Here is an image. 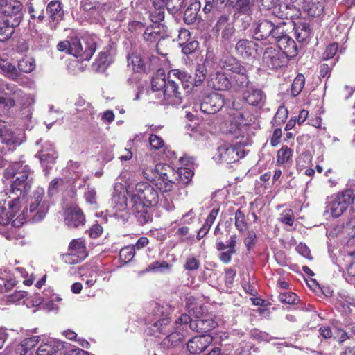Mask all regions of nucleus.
<instances>
[{"label": "nucleus", "instance_id": "9", "mask_svg": "<svg viewBox=\"0 0 355 355\" xmlns=\"http://www.w3.org/2000/svg\"><path fill=\"white\" fill-rule=\"evenodd\" d=\"M196 319L192 320L187 314H182L177 319V324H180L182 330L189 328L199 332H207L217 326V323L211 318H200L196 315Z\"/></svg>", "mask_w": 355, "mask_h": 355}, {"label": "nucleus", "instance_id": "14", "mask_svg": "<svg viewBox=\"0 0 355 355\" xmlns=\"http://www.w3.org/2000/svg\"><path fill=\"white\" fill-rule=\"evenodd\" d=\"M225 103L222 94L212 92L203 97L200 103V110L208 114H214L221 110Z\"/></svg>", "mask_w": 355, "mask_h": 355}, {"label": "nucleus", "instance_id": "62", "mask_svg": "<svg viewBox=\"0 0 355 355\" xmlns=\"http://www.w3.org/2000/svg\"><path fill=\"white\" fill-rule=\"evenodd\" d=\"M149 143L150 146L155 150H159L164 146V140L160 137L153 134L149 137Z\"/></svg>", "mask_w": 355, "mask_h": 355}, {"label": "nucleus", "instance_id": "32", "mask_svg": "<svg viewBox=\"0 0 355 355\" xmlns=\"http://www.w3.org/2000/svg\"><path fill=\"white\" fill-rule=\"evenodd\" d=\"M220 66L227 71H232L235 73L237 71L243 70L241 64L232 56H225L220 61Z\"/></svg>", "mask_w": 355, "mask_h": 355}, {"label": "nucleus", "instance_id": "36", "mask_svg": "<svg viewBox=\"0 0 355 355\" xmlns=\"http://www.w3.org/2000/svg\"><path fill=\"white\" fill-rule=\"evenodd\" d=\"M185 0H152L153 5L156 9H162L167 6L169 9L171 8L174 10L180 9L184 2Z\"/></svg>", "mask_w": 355, "mask_h": 355}, {"label": "nucleus", "instance_id": "7", "mask_svg": "<svg viewBox=\"0 0 355 355\" xmlns=\"http://www.w3.org/2000/svg\"><path fill=\"white\" fill-rule=\"evenodd\" d=\"M96 36L87 37L83 39V42L77 38L71 40L70 54L80 60H89L96 49Z\"/></svg>", "mask_w": 355, "mask_h": 355}, {"label": "nucleus", "instance_id": "52", "mask_svg": "<svg viewBox=\"0 0 355 355\" xmlns=\"http://www.w3.org/2000/svg\"><path fill=\"white\" fill-rule=\"evenodd\" d=\"M288 112L284 106H280L273 119V125H280L288 117Z\"/></svg>", "mask_w": 355, "mask_h": 355}, {"label": "nucleus", "instance_id": "18", "mask_svg": "<svg viewBox=\"0 0 355 355\" xmlns=\"http://www.w3.org/2000/svg\"><path fill=\"white\" fill-rule=\"evenodd\" d=\"M39 157L40 162L44 168L45 173H49V168L54 164L57 158V153L54 149L53 144L46 141L42 147V150L36 155Z\"/></svg>", "mask_w": 355, "mask_h": 355}, {"label": "nucleus", "instance_id": "43", "mask_svg": "<svg viewBox=\"0 0 355 355\" xmlns=\"http://www.w3.org/2000/svg\"><path fill=\"white\" fill-rule=\"evenodd\" d=\"M293 156V150L288 146H282L277 153V163L283 165L288 162Z\"/></svg>", "mask_w": 355, "mask_h": 355}, {"label": "nucleus", "instance_id": "11", "mask_svg": "<svg viewBox=\"0 0 355 355\" xmlns=\"http://www.w3.org/2000/svg\"><path fill=\"white\" fill-rule=\"evenodd\" d=\"M0 139L10 148H15L24 141V133L3 121V125H0Z\"/></svg>", "mask_w": 355, "mask_h": 355}, {"label": "nucleus", "instance_id": "57", "mask_svg": "<svg viewBox=\"0 0 355 355\" xmlns=\"http://www.w3.org/2000/svg\"><path fill=\"white\" fill-rule=\"evenodd\" d=\"M17 284L14 279H5L0 277V293H3L11 290Z\"/></svg>", "mask_w": 355, "mask_h": 355}, {"label": "nucleus", "instance_id": "48", "mask_svg": "<svg viewBox=\"0 0 355 355\" xmlns=\"http://www.w3.org/2000/svg\"><path fill=\"white\" fill-rule=\"evenodd\" d=\"M18 69L22 72L29 73L35 69V60L31 58H26L19 60Z\"/></svg>", "mask_w": 355, "mask_h": 355}, {"label": "nucleus", "instance_id": "60", "mask_svg": "<svg viewBox=\"0 0 355 355\" xmlns=\"http://www.w3.org/2000/svg\"><path fill=\"white\" fill-rule=\"evenodd\" d=\"M338 46L337 43H332L328 45L322 53V58L323 60H329L332 58L338 51Z\"/></svg>", "mask_w": 355, "mask_h": 355}, {"label": "nucleus", "instance_id": "47", "mask_svg": "<svg viewBox=\"0 0 355 355\" xmlns=\"http://www.w3.org/2000/svg\"><path fill=\"white\" fill-rule=\"evenodd\" d=\"M312 162V155L309 152L302 153L297 159V168L302 171L309 167Z\"/></svg>", "mask_w": 355, "mask_h": 355}, {"label": "nucleus", "instance_id": "5", "mask_svg": "<svg viewBox=\"0 0 355 355\" xmlns=\"http://www.w3.org/2000/svg\"><path fill=\"white\" fill-rule=\"evenodd\" d=\"M21 199L16 196H8L0 200V225L5 226L17 214L20 207ZM0 234H2L8 240H11L13 236L10 232H3L0 228Z\"/></svg>", "mask_w": 355, "mask_h": 355}, {"label": "nucleus", "instance_id": "12", "mask_svg": "<svg viewBox=\"0 0 355 355\" xmlns=\"http://www.w3.org/2000/svg\"><path fill=\"white\" fill-rule=\"evenodd\" d=\"M263 64L270 69H277L285 66L288 58L280 49L275 47H267L263 54Z\"/></svg>", "mask_w": 355, "mask_h": 355}, {"label": "nucleus", "instance_id": "10", "mask_svg": "<svg viewBox=\"0 0 355 355\" xmlns=\"http://www.w3.org/2000/svg\"><path fill=\"white\" fill-rule=\"evenodd\" d=\"M157 171L159 176L156 180V186L162 192H169L175 184L176 178L174 175L175 170L168 164H157Z\"/></svg>", "mask_w": 355, "mask_h": 355}, {"label": "nucleus", "instance_id": "33", "mask_svg": "<svg viewBox=\"0 0 355 355\" xmlns=\"http://www.w3.org/2000/svg\"><path fill=\"white\" fill-rule=\"evenodd\" d=\"M233 85L239 88L248 87L250 84L249 77L247 74L246 69L243 67V70L236 72L232 76Z\"/></svg>", "mask_w": 355, "mask_h": 355}, {"label": "nucleus", "instance_id": "35", "mask_svg": "<svg viewBox=\"0 0 355 355\" xmlns=\"http://www.w3.org/2000/svg\"><path fill=\"white\" fill-rule=\"evenodd\" d=\"M200 8L199 2H193L186 9L184 13V21L187 24H193L198 17V11Z\"/></svg>", "mask_w": 355, "mask_h": 355}, {"label": "nucleus", "instance_id": "24", "mask_svg": "<svg viewBox=\"0 0 355 355\" xmlns=\"http://www.w3.org/2000/svg\"><path fill=\"white\" fill-rule=\"evenodd\" d=\"M207 83L209 87L219 91L228 90L232 86V82L226 74L221 71H216L210 75Z\"/></svg>", "mask_w": 355, "mask_h": 355}, {"label": "nucleus", "instance_id": "61", "mask_svg": "<svg viewBox=\"0 0 355 355\" xmlns=\"http://www.w3.org/2000/svg\"><path fill=\"white\" fill-rule=\"evenodd\" d=\"M257 240V237L254 231H249L244 239V244L248 250H251L255 245Z\"/></svg>", "mask_w": 355, "mask_h": 355}, {"label": "nucleus", "instance_id": "53", "mask_svg": "<svg viewBox=\"0 0 355 355\" xmlns=\"http://www.w3.org/2000/svg\"><path fill=\"white\" fill-rule=\"evenodd\" d=\"M135 254V247L128 245L121 250L119 256L123 261L128 263L133 259Z\"/></svg>", "mask_w": 355, "mask_h": 355}, {"label": "nucleus", "instance_id": "17", "mask_svg": "<svg viewBox=\"0 0 355 355\" xmlns=\"http://www.w3.org/2000/svg\"><path fill=\"white\" fill-rule=\"evenodd\" d=\"M64 221L68 227L78 228L85 225V217L78 207L70 206L64 211Z\"/></svg>", "mask_w": 355, "mask_h": 355}, {"label": "nucleus", "instance_id": "39", "mask_svg": "<svg viewBox=\"0 0 355 355\" xmlns=\"http://www.w3.org/2000/svg\"><path fill=\"white\" fill-rule=\"evenodd\" d=\"M127 60L128 67L131 66L134 71L139 72L144 69V63L139 53L132 52L128 55Z\"/></svg>", "mask_w": 355, "mask_h": 355}, {"label": "nucleus", "instance_id": "41", "mask_svg": "<svg viewBox=\"0 0 355 355\" xmlns=\"http://www.w3.org/2000/svg\"><path fill=\"white\" fill-rule=\"evenodd\" d=\"M44 8L45 5L44 3H36L35 6L33 4L29 5L28 10L31 19H37L40 21H42L45 18Z\"/></svg>", "mask_w": 355, "mask_h": 355}, {"label": "nucleus", "instance_id": "6", "mask_svg": "<svg viewBox=\"0 0 355 355\" xmlns=\"http://www.w3.org/2000/svg\"><path fill=\"white\" fill-rule=\"evenodd\" d=\"M129 175L130 173L128 171L121 172L114 185L112 206L116 211H124L127 209L126 194L129 196L128 189L129 187H132L126 180L127 176Z\"/></svg>", "mask_w": 355, "mask_h": 355}, {"label": "nucleus", "instance_id": "46", "mask_svg": "<svg viewBox=\"0 0 355 355\" xmlns=\"http://www.w3.org/2000/svg\"><path fill=\"white\" fill-rule=\"evenodd\" d=\"M235 227L241 232H243L248 228V224L246 221L245 214L239 209L235 213Z\"/></svg>", "mask_w": 355, "mask_h": 355}, {"label": "nucleus", "instance_id": "21", "mask_svg": "<svg viewBox=\"0 0 355 355\" xmlns=\"http://www.w3.org/2000/svg\"><path fill=\"white\" fill-rule=\"evenodd\" d=\"M212 341L213 338L209 334L196 336L187 342V349L190 354H199L204 352Z\"/></svg>", "mask_w": 355, "mask_h": 355}, {"label": "nucleus", "instance_id": "15", "mask_svg": "<svg viewBox=\"0 0 355 355\" xmlns=\"http://www.w3.org/2000/svg\"><path fill=\"white\" fill-rule=\"evenodd\" d=\"M69 254L66 256V261L76 263L87 257L85 243L81 239H73L69 245Z\"/></svg>", "mask_w": 355, "mask_h": 355}, {"label": "nucleus", "instance_id": "54", "mask_svg": "<svg viewBox=\"0 0 355 355\" xmlns=\"http://www.w3.org/2000/svg\"><path fill=\"white\" fill-rule=\"evenodd\" d=\"M40 339V337L38 336H33L26 338L21 342L20 346L22 347L23 350L26 352L34 347L39 343Z\"/></svg>", "mask_w": 355, "mask_h": 355}, {"label": "nucleus", "instance_id": "58", "mask_svg": "<svg viewBox=\"0 0 355 355\" xmlns=\"http://www.w3.org/2000/svg\"><path fill=\"white\" fill-rule=\"evenodd\" d=\"M63 183V180L61 178H55L52 180L49 185L48 188V196L52 197L58 192V189L60 185Z\"/></svg>", "mask_w": 355, "mask_h": 355}, {"label": "nucleus", "instance_id": "20", "mask_svg": "<svg viewBox=\"0 0 355 355\" xmlns=\"http://www.w3.org/2000/svg\"><path fill=\"white\" fill-rule=\"evenodd\" d=\"M22 5L16 0H2L1 3V12L7 16L6 19L11 21L17 20L18 18L19 24L21 20Z\"/></svg>", "mask_w": 355, "mask_h": 355}, {"label": "nucleus", "instance_id": "26", "mask_svg": "<svg viewBox=\"0 0 355 355\" xmlns=\"http://www.w3.org/2000/svg\"><path fill=\"white\" fill-rule=\"evenodd\" d=\"M254 38L262 40L270 37L273 30V23L268 20L256 22L252 26Z\"/></svg>", "mask_w": 355, "mask_h": 355}, {"label": "nucleus", "instance_id": "42", "mask_svg": "<svg viewBox=\"0 0 355 355\" xmlns=\"http://www.w3.org/2000/svg\"><path fill=\"white\" fill-rule=\"evenodd\" d=\"M6 89L10 93L17 94L19 96L22 97V103L24 105H31L35 103L34 96L31 94H24L22 91L18 89L14 85H7Z\"/></svg>", "mask_w": 355, "mask_h": 355}, {"label": "nucleus", "instance_id": "44", "mask_svg": "<svg viewBox=\"0 0 355 355\" xmlns=\"http://www.w3.org/2000/svg\"><path fill=\"white\" fill-rule=\"evenodd\" d=\"M286 25L285 22H281L277 24L273 23V30L271 31L270 37L275 39L277 43L279 42V40L288 35L284 28Z\"/></svg>", "mask_w": 355, "mask_h": 355}, {"label": "nucleus", "instance_id": "3", "mask_svg": "<svg viewBox=\"0 0 355 355\" xmlns=\"http://www.w3.org/2000/svg\"><path fill=\"white\" fill-rule=\"evenodd\" d=\"M132 211L141 225L152 220L150 206H155L159 201V196L153 186L147 182L137 183L128 189Z\"/></svg>", "mask_w": 355, "mask_h": 355}, {"label": "nucleus", "instance_id": "37", "mask_svg": "<svg viewBox=\"0 0 355 355\" xmlns=\"http://www.w3.org/2000/svg\"><path fill=\"white\" fill-rule=\"evenodd\" d=\"M207 73V69L203 64H198L195 70V78L191 77V82L188 83L190 85L185 89H191V86L198 87L201 85L204 81Z\"/></svg>", "mask_w": 355, "mask_h": 355}, {"label": "nucleus", "instance_id": "1", "mask_svg": "<svg viewBox=\"0 0 355 355\" xmlns=\"http://www.w3.org/2000/svg\"><path fill=\"white\" fill-rule=\"evenodd\" d=\"M30 167L24 161L12 162L4 171V178L10 179L16 177L12 182L10 195H17L21 199L20 207L15 218L12 220L14 227H21L26 221L39 222L44 218L49 209V202L44 196V189L37 188L31 197L27 207L21 211L24 202L25 193L31 189L33 178Z\"/></svg>", "mask_w": 355, "mask_h": 355}, {"label": "nucleus", "instance_id": "50", "mask_svg": "<svg viewBox=\"0 0 355 355\" xmlns=\"http://www.w3.org/2000/svg\"><path fill=\"white\" fill-rule=\"evenodd\" d=\"M343 234H347L346 223L345 224L344 223H338L327 231V235L330 239L334 238Z\"/></svg>", "mask_w": 355, "mask_h": 355}, {"label": "nucleus", "instance_id": "45", "mask_svg": "<svg viewBox=\"0 0 355 355\" xmlns=\"http://www.w3.org/2000/svg\"><path fill=\"white\" fill-rule=\"evenodd\" d=\"M305 84V78L304 75L300 73L294 79L291 88V95L297 96L302 90Z\"/></svg>", "mask_w": 355, "mask_h": 355}, {"label": "nucleus", "instance_id": "59", "mask_svg": "<svg viewBox=\"0 0 355 355\" xmlns=\"http://www.w3.org/2000/svg\"><path fill=\"white\" fill-rule=\"evenodd\" d=\"M279 299L282 302L293 304L297 301V296L292 292H284L279 294Z\"/></svg>", "mask_w": 355, "mask_h": 355}, {"label": "nucleus", "instance_id": "29", "mask_svg": "<svg viewBox=\"0 0 355 355\" xmlns=\"http://www.w3.org/2000/svg\"><path fill=\"white\" fill-rule=\"evenodd\" d=\"M187 329L182 330L180 324H177V320H175V331L167 335L166 338L164 340V343L166 345H175L179 342L182 341L185 336Z\"/></svg>", "mask_w": 355, "mask_h": 355}, {"label": "nucleus", "instance_id": "63", "mask_svg": "<svg viewBox=\"0 0 355 355\" xmlns=\"http://www.w3.org/2000/svg\"><path fill=\"white\" fill-rule=\"evenodd\" d=\"M234 28L232 24L226 25L222 29L221 37L224 42H229L232 38L234 33Z\"/></svg>", "mask_w": 355, "mask_h": 355}, {"label": "nucleus", "instance_id": "56", "mask_svg": "<svg viewBox=\"0 0 355 355\" xmlns=\"http://www.w3.org/2000/svg\"><path fill=\"white\" fill-rule=\"evenodd\" d=\"M143 176L149 181H156L159 176V172L157 171V165L155 168L146 167L142 171Z\"/></svg>", "mask_w": 355, "mask_h": 355}, {"label": "nucleus", "instance_id": "22", "mask_svg": "<svg viewBox=\"0 0 355 355\" xmlns=\"http://www.w3.org/2000/svg\"><path fill=\"white\" fill-rule=\"evenodd\" d=\"M179 162L182 166L176 171H175L174 175L177 181L180 180L187 183L193 175V171L191 168L192 159L189 157H181Z\"/></svg>", "mask_w": 355, "mask_h": 355}, {"label": "nucleus", "instance_id": "30", "mask_svg": "<svg viewBox=\"0 0 355 355\" xmlns=\"http://www.w3.org/2000/svg\"><path fill=\"white\" fill-rule=\"evenodd\" d=\"M39 304H43L49 310H54L58 309L55 302L60 300V298L53 291L44 290L41 296L39 297Z\"/></svg>", "mask_w": 355, "mask_h": 355}, {"label": "nucleus", "instance_id": "19", "mask_svg": "<svg viewBox=\"0 0 355 355\" xmlns=\"http://www.w3.org/2000/svg\"><path fill=\"white\" fill-rule=\"evenodd\" d=\"M235 51L242 58H254L258 54V44L253 40L240 39L235 45Z\"/></svg>", "mask_w": 355, "mask_h": 355}, {"label": "nucleus", "instance_id": "34", "mask_svg": "<svg viewBox=\"0 0 355 355\" xmlns=\"http://www.w3.org/2000/svg\"><path fill=\"white\" fill-rule=\"evenodd\" d=\"M0 73L12 80H17L19 76L16 67L8 60L2 58H0Z\"/></svg>", "mask_w": 355, "mask_h": 355}, {"label": "nucleus", "instance_id": "8", "mask_svg": "<svg viewBox=\"0 0 355 355\" xmlns=\"http://www.w3.org/2000/svg\"><path fill=\"white\" fill-rule=\"evenodd\" d=\"M245 155V152L241 144H223L218 147L217 152L213 159L217 163L231 164L244 157Z\"/></svg>", "mask_w": 355, "mask_h": 355}, {"label": "nucleus", "instance_id": "2", "mask_svg": "<svg viewBox=\"0 0 355 355\" xmlns=\"http://www.w3.org/2000/svg\"><path fill=\"white\" fill-rule=\"evenodd\" d=\"M191 76L185 71L171 69L168 71L167 76L164 73L157 74L152 78L151 89L153 92H158V98L163 97L164 105H178L182 103V95L179 91L180 84L184 89L190 85Z\"/></svg>", "mask_w": 355, "mask_h": 355}, {"label": "nucleus", "instance_id": "13", "mask_svg": "<svg viewBox=\"0 0 355 355\" xmlns=\"http://www.w3.org/2000/svg\"><path fill=\"white\" fill-rule=\"evenodd\" d=\"M169 307L167 306H161L157 304L153 309V313L156 317L155 321L153 322V331L154 332H159L162 334H166L169 332V328L167 327L170 322L168 318Z\"/></svg>", "mask_w": 355, "mask_h": 355}, {"label": "nucleus", "instance_id": "23", "mask_svg": "<svg viewBox=\"0 0 355 355\" xmlns=\"http://www.w3.org/2000/svg\"><path fill=\"white\" fill-rule=\"evenodd\" d=\"M46 9L50 19V28L55 30L57 25L63 19L64 11L62 3L59 1H51L49 3Z\"/></svg>", "mask_w": 355, "mask_h": 355}, {"label": "nucleus", "instance_id": "25", "mask_svg": "<svg viewBox=\"0 0 355 355\" xmlns=\"http://www.w3.org/2000/svg\"><path fill=\"white\" fill-rule=\"evenodd\" d=\"M243 98L250 105L261 107L264 105L266 95L261 89L250 87L243 92Z\"/></svg>", "mask_w": 355, "mask_h": 355}, {"label": "nucleus", "instance_id": "55", "mask_svg": "<svg viewBox=\"0 0 355 355\" xmlns=\"http://www.w3.org/2000/svg\"><path fill=\"white\" fill-rule=\"evenodd\" d=\"M279 221L287 225L292 226L294 223V214L291 209L284 210L279 218Z\"/></svg>", "mask_w": 355, "mask_h": 355}, {"label": "nucleus", "instance_id": "64", "mask_svg": "<svg viewBox=\"0 0 355 355\" xmlns=\"http://www.w3.org/2000/svg\"><path fill=\"white\" fill-rule=\"evenodd\" d=\"M84 197L87 203L91 205L96 204V191L94 188L88 187Z\"/></svg>", "mask_w": 355, "mask_h": 355}, {"label": "nucleus", "instance_id": "49", "mask_svg": "<svg viewBox=\"0 0 355 355\" xmlns=\"http://www.w3.org/2000/svg\"><path fill=\"white\" fill-rule=\"evenodd\" d=\"M171 266L166 261H155L150 263L146 270L155 272H164L170 270Z\"/></svg>", "mask_w": 355, "mask_h": 355}, {"label": "nucleus", "instance_id": "38", "mask_svg": "<svg viewBox=\"0 0 355 355\" xmlns=\"http://www.w3.org/2000/svg\"><path fill=\"white\" fill-rule=\"evenodd\" d=\"M295 36L299 42H303L309 38L311 34V28L308 24L305 22L300 23L295 26Z\"/></svg>", "mask_w": 355, "mask_h": 355}, {"label": "nucleus", "instance_id": "27", "mask_svg": "<svg viewBox=\"0 0 355 355\" xmlns=\"http://www.w3.org/2000/svg\"><path fill=\"white\" fill-rule=\"evenodd\" d=\"M278 48L282 51L286 57H294L297 55V46L295 41L288 35L279 40Z\"/></svg>", "mask_w": 355, "mask_h": 355}, {"label": "nucleus", "instance_id": "40", "mask_svg": "<svg viewBox=\"0 0 355 355\" xmlns=\"http://www.w3.org/2000/svg\"><path fill=\"white\" fill-rule=\"evenodd\" d=\"M112 58L107 51L100 52L94 63V67L98 71H103L111 63Z\"/></svg>", "mask_w": 355, "mask_h": 355}, {"label": "nucleus", "instance_id": "4", "mask_svg": "<svg viewBox=\"0 0 355 355\" xmlns=\"http://www.w3.org/2000/svg\"><path fill=\"white\" fill-rule=\"evenodd\" d=\"M351 207L355 209V189H345L327 199L324 215L327 218H338Z\"/></svg>", "mask_w": 355, "mask_h": 355}, {"label": "nucleus", "instance_id": "16", "mask_svg": "<svg viewBox=\"0 0 355 355\" xmlns=\"http://www.w3.org/2000/svg\"><path fill=\"white\" fill-rule=\"evenodd\" d=\"M64 344L59 340L44 337L36 352V355H56L64 349Z\"/></svg>", "mask_w": 355, "mask_h": 355}, {"label": "nucleus", "instance_id": "51", "mask_svg": "<svg viewBox=\"0 0 355 355\" xmlns=\"http://www.w3.org/2000/svg\"><path fill=\"white\" fill-rule=\"evenodd\" d=\"M159 27L157 25H153L148 26L146 28L144 33V36L145 40L150 42H154L157 39L158 35H159Z\"/></svg>", "mask_w": 355, "mask_h": 355}, {"label": "nucleus", "instance_id": "31", "mask_svg": "<svg viewBox=\"0 0 355 355\" xmlns=\"http://www.w3.org/2000/svg\"><path fill=\"white\" fill-rule=\"evenodd\" d=\"M301 6L302 11L311 17L320 16L324 10V6L320 2H313L311 0H304Z\"/></svg>", "mask_w": 355, "mask_h": 355}, {"label": "nucleus", "instance_id": "28", "mask_svg": "<svg viewBox=\"0 0 355 355\" xmlns=\"http://www.w3.org/2000/svg\"><path fill=\"white\" fill-rule=\"evenodd\" d=\"M19 24L18 18L15 21L5 19L0 21V41L9 39L14 33L15 27Z\"/></svg>", "mask_w": 355, "mask_h": 355}]
</instances>
